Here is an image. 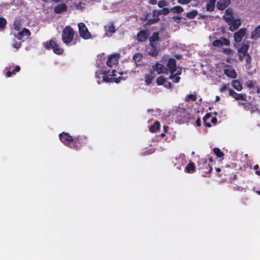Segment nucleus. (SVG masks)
I'll return each mask as SVG.
<instances>
[{"mask_svg":"<svg viewBox=\"0 0 260 260\" xmlns=\"http://www.w3.org/2000/svg\"><path fill=\"white\" fill-rule=\"evenodd\" d=\"M161 63L157 62L153 66L154 71L158 74L167 73L168 70L171 73L169 78L174 83L179 82L180 78L179 75L182 73V68L176 67V60L174 58H170L168 55H164L161 60Z\"/></svg>","mask_w":260,"mask_h":260,"instance_id":"obj_1","label":"nucleus"},{"mask_svg":"<svg viewBox=\"0 0 260 260\" xmlns=\"http://www.w3.org/2000/svg\"><path fill=\"white\" fill-rule=\"evenodd\" d=\"M117 74L120 75H122V72H118L115 70H110L108 72H96L95 73V78L98 79L97 82L99 84H101L102 82H114L116 83H119L121 80H124L126 77H117Z\"/></svg>","mask_w":260,"mask_h":260,"instance_id":"obj_2","label":"nucleus"},{"mask_svg":"<svg viewBox=\"0 0 260 260\" xmlns=\"http://www.w3.org/2000/svg\"><path fill=\"white\" fill-rule=\"evenodd\" d=\"M74 31L69 26H66L62 33V40L64 44L68 46L74 45L76 41L74 39Z\"/></svg>","mask_w":260,"mask_h":260,"instance_id":"obj_3","label":"nucleus"},{"mask_svg":"<svg viewBox=\"0 0 260 260\" xmlns=\"http://www.w3.org/2000/svg\"><path fill=\"white\" fill-rule=\"evenodd\" d=\"M60 141L65 145H68L70 147H77V140L73 139L68 133H63L59 135Z\"/></svg>","mask_w":260,"mask_h":260,"instance_id":"obj_4","label":"nucleus"},{"mask_svg":"<svg viewBox=\"0 0 260 260\" xmlns=\"http://www.w3.org/2000/svg\"><path fill=\"white\" fill-rule=\"evenodd\" d=\"M47 49L52 48L55 53L57 54H61L63 52V49L56 43V41L54 40H51L49 42H46L44 44Z\"/></svg>","mask_w":260,"mask_h":260,"instance_id":"obj_5","label":"nucleus"},{"mask_svg":"<svg viewBox=\"0 0 260 260\" xmlns=\"http://www.w3.org/2000/svg\"><path fill=\"white\" fill-rule=\"evenodd\" d=\"M78 26L79 34L83 39L87 40L91 38L90 33L84 23L80 22L78 23Z\"/></svg>","mask_w":260,"mask_h":260,"instance_id":"obj_6","label":"nucleus"},{"mask_svg":"<svg viewBox=\"0 0 260 260\" xmlns=\"http://www.w3.org/2000/svg\"><path fill=\"white\" fill-rule=\"evenodd\" d=\"M120 55L118 53L111 55L106 61L107 65L110 68L115 67L118 63Z\"/></svg>","mask_w":260,"mask_h":260,"instance_id":"obj_7","label":"nucleus"},{"mask_svg":"<svg viewBox=\"0 0 260 260\" xmlns=\"http://www.w3.org/2000/svg\"><path fill=\"white\" fill-rule=\"evenodd\" d=\"M105 35L106 37H110L112 36V35L115 32L116 30L115 28L113 25V23L112 22H109L107 24L105 27Z\"/></svg>","mask_w":260,"mask_h":260,"instance_id":"obj_8","label":"nucleus"},{"mask_svg":"<svg viewBox=\"0 0 260 260\" xmlns=\"http://www.w3.org/2000/svg\"><path fill=\"white\" fill-rule=\"evenodd\" d=\"M230 42L227 39L222 38L221 39L216 40L212 43V45L215 47H221L223 45L225 46H229Z\"/></svg>","mask_w":260,"mask_h":260,"instance_id":"obj_9","label":"nucleus"},{"mask_svg":"<svg viewBox=\"0 0 260 260\" xmlns=\"http://www.w3.org/2000/svg\"><path fill=\"white\" fill-rule=\"evenodd\" d=\"M246 30L245 28H241L234 35L235 42L239 43L241 42L246 34Z\"/></svg>","mask_w":260,"mask_h":260,"instance_id":"obj_10","label":"nucleus"},{"mask_svg":"<svg viewBox=\"0 0 260 260\" xmlns=\"http://www.w3.org/2000/svg\"><path fill=\"white\" fill-rule=\"evenodd\" d=\"M156 83L158 85H163L167 88H170L172 86V83L168 81L167 79L161 76L157 78Z\"/></svg>","mask_w":260,"mask_h":260,"instance_id":"obj_11","label":"nucleus"},{"mask_svg":"<svg viewBox=\"0 0 260 260\" xmlns=\"http://www.w3.org/2000/svg\"><path fill=\"white\" fill-rule=\"evenodd\" d=\"M30 35V32L27 29L23 28L21 30H19L17 34H15V37L18 40H21L23 38L28 37Z\"/></svg>","mask_w":260,"mask_h":260,"instance_id":"obj_12","label":"nucleus"},{"mask_svg":"<svg viewBox=\"0 0 260 260\" xmlns=\"http://www.w3.org/2000/svg\"><path fill=\"white\" fill-rule=\"evenodd\" d=\"M223 72L227 77L231 78H236L237 77V73L231 67H225L223 69Z\"/></svg>","mask_w":260,"mask_h":260,"instance_id":"obj_13","label":"nucleus"},{"mask_svg":"<svg viewBox=\"0 0 260 260\" xmlns=\"http://www.w3.org/2000/svg\"><path fill=\"white\" fill-rule=\"evenodd\" d=\"M248 47L247 45H244L239 49L238 55L240 59H244L245 55L248 54L247 52Z\"/></svg>","mask_w":260,"mask_h":260,"instance_id":"obj_14","label":"nucleus"},{"mask_svg":"<svg viewBox=\"0 0 260 260\" xmlns=\"http://www.w3.org/2000/svg\"><path fill=\"white\" fill-rule=\"evenodd\" d=\"M149 40L151 46H157L159 40L158 33H154L153 35L150 38Z\"/></svg>","mask_w":260,"mask_h":260,"instance_id":"obj_15","label":"nucleus"},{"mask_svg":"<svg viewBox=\"0 0 260 260\" xmlns=\"http://www.w3.org/2000/svg\"><path fill=\"white\" fill-rule=\"evenodd\" d=\"M229 94L232 96L234 99L237 100H244L246 96L245 94L243 93H237L234 90L232 89H229Z\"/></svg>","mask_w":260,"mask_h":260,"instance_id":"obj_16","label":"nucleus"},{"mask_svg":"<svg viewBox=\"0 0 260 260\" xmlns=\"http://www.w3.org/2000/svg\"><path fill=\"white\" fill-rule=\"evenodd\" d=\"M231 0H219L217 3V8L219 10H224L231 3Z\"/></svg>","mask_w":260,"mask_h":260,"instance_id":"obj_17","label":"nucleus"},{"mask_svg":"<svg viewBox=\"0 0 260 260\" xmlns=\"http://www.w3.org/2000/svg\"><path fill=\"white\" fill-rule=\"evenodd\" d=\"M230 26V29L231 31H234L237 29L241 25V20L240 19H233L231 23L229 24Z\"/></svg>","mask_w":260,"mask_h":260,"instance_id":"obj_18","label":"nucleus"},{"mask_svg":"<svg viewBox=\"0 0 260 260\" xmlns=\"http://www.w3.org/2000/svg\"><path fill=\"white\" fill-rule=\"evenodd\" d=\"M223 18L228 24L231 23V22L234 19L232 15V10L227 9L225 11V14L223 15Z\"/></svg>","mask_w":260,"mask_h":260,"instance_id":"obj_19","label":"nucleus"},{"mask_svg":"<svg viewBox=\"0 0 260 260\" xmlns=\"http://www.w3.org/2000/svg\"><path fill=\"white\" fill-rule=\"evenodd\" d=\"M148 34L146 30H141L137 35V40L140 42H144L147 39Z\"/></svg>","mask_w":260,"mask_h":260,"instance_id":"obj_20","label":"nucleus"},{"mask_svg":"<svg viewBox=\"0 0 260 260\" xmlns=\"http://www.w3.org/2000/svg\"><path fill=\"white\" fill-rule=\"evenodd\" d=\"M154 78V73L152 72H150L148 74H146L144 76V80L145 84L147 85H150L152 81Z\"/></svg>","mask_w":260,"mask_h":260,"instance_id":"obj_21","label":"nucleus"},{"mask_svg":"<svg viewBox=\"0 0 260 260\" xmlns=\"http://www.w3.org/2000/svg\"><path fill=\"white\" fill-rule=\"evenodd\" d=\"M210 118H211V122L214 124H216L217 123V119L215 117H211V116L210 114H207L203 118L204 122H205L206 125L208 127L211 126V124L210 123L206 122L207 120Z\"/></svg>","mask_w":260,"mask_h":260,"instance_id":"obj_22","label":"nucleus"},{"mask_svg":"<svg viewBox=\"0 0 260 260\" xmlns=\"http://www.w3.org/2000/svg\"><path fill=\"white\" fill-rule=\"evenodd\" d=\"M67 8V7L66 4L63 3L60 4L54 8V12L56 14H59L65 11Z\"/></svg>","mask_w":260,"mask_h":260,"instance_id":"obj_23","label":"nucleus"},{"mask_svg":"<svg viewBox=\"0 0 260 260\" xmlns=\"http://www.w3.org/2000/svg\"><path fill=\"white\" fill-rule=\"evenodd\" d=\"M216 0H209L206 5V10L208 12H212L215 8Z\"/></svg>","mask_w":260,"mask_h":260,"instance_id":"obj_24","label":"nucleus"},{"mask_svg":"<svg viewBox=\"0 0 260 260\" xmlns=\"http://www.w3.org/2000/svg\"><path fill=\"white\" fill-rule=\"evenodd\" d=\"M260 37V25L257 26L254 30L251 32V38L257 39Z\"/></svg>","mask_w":260,"mask_h":260,"instance_id":"obj_25","label":"nucleus"},{"mask_svg":"<svg viewBox=\"0 0 260 260\" xmlns=\"http://www.w3.org/2000/svg\"><path fill=\"white\" fill-rule=\"evenodd\" d=\"M232 85L235 89H236L238 91H241L242 89L241 84L238 80H233L232 82Z\"/></svg>","mask_w":260,"mask_h":260,"instance_id":"obj_26","label":"nucleus"},{"mask_svg":"<svg viewBox=\"0 0 260 260\" xmlns=\"http://www.w3.org/2000/svg\"><path fill=\"white\" fill-rule=\"evenodd\" d=\"M156 46H151L150 48H148L147 52L148 53L152 56H156L157 54V51L156 49Z\"/></svg>","mask_w":260,"mask_h":260,"instance_id":"obj_27","label":"nucleus"},{"mask_svg":"<svg viewBox=\"0 0 260 260\" xmlns=\"http://www.w3.org/2000/svg\"><path fill=\"white\" fill-rule=\"evenodd\" d=\"M170 12V10L168 8H165L161 10L155 12L154 14L155 15L157 14V15H167L168 13H169Z\"/></svg>","mask_w":260,"mask_h":260,"instance_id":"obj_28","label":"nucleus"},{"mask_svg":"<svg viewBox=\"0 0 260 260\" xmlns=\"http://www.w3.org/2000/svg\"><path fill=\"white\" fill-rule=\"evenodd\" d=\"M159 122L158 121H156L155 122H154L153 125L150 127L149 129L150 132L154 133L157 131L159 128Z\"/></svg>","mask_w":260,"mask_h":260,"instance_id":"obj_29","label":"nucleus"},{"mask_svg":"<svg viewBox=\"0 0 260 260\" xmlns=\"http://www.w3.org/2000/svg\"><path fill=\"white\" fill-rule=\"evenodd\" d=\"M195 169L194 164L193 162H190L186 166L185 170L188 173L193 172Z\"/></svg>","mask_w":260,"mask_h":260,"instance_id":"obj_30","label":"nucleus"},{"mask_svg":"<svg viewBox=\"0 0 260 260\" xmlns=\"http://www.w3.org/2000/svg\"><path fill=\"white\" fill-rule=\"evenodd\" d=\"M198 14V12L197 10H192L189 12H188L186 14V16L190 19L194 18Z\"/></svg>","mask_w":260,"mask_h":260,"instance_id":"obj_31","label":"nucleus"},{"mask_svg":"<svg viewBox=\"0 0 260 260\" xmlns=\"http://www.w3.org/2000/svg\"><path fill=\"white\" fill-rule=\"evenodd\" d=\"M174 13H180L183 11V9L181 6H175L171 9Z\"/></svg>","mask_w":260,"mask_h":260,"instance_id":"obj_32","label":"nucleus"},{"mask_svg":"<svg viewBox=\"0 0 260 260\" xmlns=\"http://www.w3.org/2000/svg\"><path fill=\"white\" fill-rule=\"evenodd\" d=\"M142 55L140 53H136L134 56H133V60H134V61L135 62H139L141 60V59H142Z\"/></svg>","mask_w":260,"mask_h":260,"instance_id":"obj_33","label":"nucleus"},{"mask_svg":"<svg viewBox=\"0 0 260 260\" xmlns=\"http://www.w3.org/2000/svg\"><path fill=\"white\" fill-rule=\"evenodd\" d=\"M76 8L78 10H83L85 8V4L83 2H80L76 5Z\"/></svg>","mask_w":260,"mask_h":260,"instance_id":"obj_34","label":"nucleus"},{"mask_svg":"<svg viewBox=\"0 0 260 260\" xmlns=\"http://www.w3.org/2000/svg\"><path fill=\"white\" fill-rule=\"evenodd\" d=\"M213 151L218 157H221L223 156L222 152L219 148H214Z\"/></svg>","mask_w":260,"mask_h":260,"instance_id":"obj_35","label":"nucleus"},{"mask_svg":"<svg viewBox=\"0 0 260 260\" xmlns=\"http://www.w3.org/2000/svg\"><path fill=\"white\" fill-rule=\"evenodd\" d=\"M222 52L224 54L229 55H232L233 54V51L229 48H223Z\"/></svg>","mask_w":260,"mask_h":260,"instance_id":"obj_36","label":"nucleus"},{"mask_svg":"<svg viewBox=\"0 0 260 260\" xmlns=\"http://www.w3.org/2000/svg\"><path fill=\"white\" fill-rule=\"evenodd\" d=\"M196 96L193 94H189L186 98V101L188 102L190 101H194L196 100Z\"/></svg>","mask_w":260,"mask_h":260,"instance_id":"obj_37","label":"nucleus"},{"mask_svg":"<svg viewBox=\"0 0 260 260\" xmlns=\"http://www.w3.org/2000/svg\"><path fill=\"white\" fill-rule=\"evenodd\" d=\"M241 60H243L246 62L247 63H249L251 61V58L249 54H247L245 55L244 59H240Z\"/></svg>","mask_w":260,"mask_h":260,"instance_id":"obj_38","label":"nucleus"},{"mask_svg":"<svg viewBox=\"0 0 260 260\" xmlns=\"http://www.w3.org/2000/svg\"><path fill=\"white\" fill-rule=\"evenodd\" d=\"M167 2L165 1H160L158 3V6L159 8H163L164 7L167 6Z\"/></svg>","mask_w":260,"mask_h":260,"instance_id":"obj_39","label":"nucleus"},{"mask_svg":"<svg viewBox=\"0 0 260 260\" xmlns=\"http://www.w3.org/2000/svg\"><path fill=\"white\" fill-rule=\"evenodd\" d=\"M20 23L18 21H15L14 23V28L15 30L18 31L20 30L19 28Z\"/></svg>","mask_w":260,"mask_h":260,"instance_id":"obj_40","label":"nucleus"},{"mask_svg":"<svg viewBox=\"0 0 260 260\" xmlns=\"http://www.w3.org/2000/svg\"><path fill=\"white\" fill-rule=\"evenodd\" d=\"M158 20H159V18L156 16L152 19H149L148 20V22L149 24H152V23H154L157 22L158 21Z\"/></svg>","mask_w":260,"mask_h":260,"instance_id":"obj_41","label":"nucleus"},{"mask_svg":"<svg viewBox=\"0 0 260 260\" xmlns=\"http://www.w3.org/2000/svg\"><path fill=\"white\" fill-rule=\"evenodd\" d=\"M6 24V20L3 18H0V28H3Z\"/></svg>","mask_w":260,"mask_h":260,"instance_id":"obj_42","label":"nucleus"},{"mask_svg":"<svg viewBox=\"0 0 260 260\" xmlns=\"http://www.w3.org/2000/svg\"><path fill=\"white\" fill-rule=\"evenodd\" d=\"M229 84H223L222 85L221 87L219 89V91L221 92L224 91L225 90L228 89Z\"/></svg>","mask_w":260,"mask_h":260,"instance_id":"obj_43","label":"nucleus"},{"mask_svg":"<svg viewBox=\"0 0 260 260\" xmlns=\"http://www.w3.org/2000/svg\"><path fill=\"white\" fill-rule=\"evenodd\" d=\"M191 0H178V3L181 5L189 4Z\"/></svg>","mask_w":260,"mask_h":260,"instance_id":"obj_44","label":"nucleus"},{"mask_svg":"<svg viewBox=\"0 0 260 260\" xmlns=\"http://www.w3.org/2000/svg\"><path fill=\"white\" fill-rule=\"evenodd\" d=\"M21 42H18L13 44V47L16 49L19 48L21 46Z\"/></svg>","mask_w":260,"mask_h":260,"instance_id":"obj_45","label":"nucleus"},{"mask_svg":"<svg viewBox=\"0 0 260 260\" xmlns=\"http://www.w3.org/2000/svg\"><path fill=\"white\" fill-rule=\"evenodd\" d=\"M19 70H20V67H19V66H17L15 67V68L14 70L13 71V74H15L16 72H19Z\"/></svg>","mask_w":260,"mask_h":260,"instance_id":"obj_46","label":"nucleus"},{"mask_svg":"<svg viewBox=\"0 0 260 260\" xmlns=\"http://www.w3.org/2000/svg\"><path fill=\"white\" fill-rule=\"evenodd\" d=\"M196 124L198 126H201V120L199 118H198L196 120Z\"/></svg>","mask_w":260,"mask_h":260,"instance_id":"obj_47","label":"nucleus"},{"mask_svg":"<svg viewBox=\"0 0 260 260\" xmlns=\"http://www.w3.org/2000/svg\"><path fill=\"white\" fill-rule=\"evenodd\" d=\"M157 3V0H151L150 3L152 5H155Z\"/></svg>","mask_w":260,"mask_h":260,"instance_id":"obj_48","label":"nucleus"},{"mask_svg":"<svg viewBox=\"0 0 260 260\" xmlns=\"http://www.w3.org/2000/svg\"><path fill=\"white\" fill-rule=\"evenodd\" d=\"M12 73H13L11 71H8L7 73V76L8 77H10L12 75Z\"/></svg>","mask_w":260,"mask_h":260,"instance_id":"obj_49","label":"nucleus"},{"mask_svg":"<svg viewBox=\"0 0 260 260\" xmlns=\"http://www.w3.org/2000/svg\"><path fill=\"white\" fill-rule=\"evenodd\" d=\"M220 97L218 95L216 96L215 102H217L219 100Z\"/></svg>","mask_w":260,"mask_h":260,"instance_id":"obj_50","label":"nucleus"},{"mask_svg":"<svg viewBox=\"0 0 260 260\" xmlns=\"http://www.w3.org/2000/svg\"><path fill=\"white\" fill-rule=\"evenodd\" d=\"M258 168V166L257 165H256L254 166V169L256 170Z\"/></svg>","mask_w":260,"mask_h":260,"instance_id":"obj_51","label":"nucleus"},{"mask_svg":"<svg viewBox=\"0 0 260 260\" xmlns=\"http://www.w3.org/2000/svg\"><path fill=\"white\" fill-rule=\"evenodd\" d=\"M62 1V0H52V1H53V2H55V3H58V2H61V1Z\"/></svg>","mask_w":260,"mask_h":260,"instance_id":"obj_52","label":"nucleus"},{"mask_svg":"<svg viewBox=\"0 0 260 260\" xmlns=\"http://www.w3.org/2000/svg\"><path fill=\"white\" fill-rule=\"evenodd\" d=\"M255 173L258 175H260V170H256L255 172Z\"/></svg>","mask_w":260,"mask_h":260,"instance_id":"obj_53","label":"nucleus"},{"mask_svg":"<svg viewBox=\"0 0 260 260\" xmlns=\"http://www.w3.org/2000/svg\"><path fill=\"white\" fill-rule=\"evenodd\" d=\"M216 170L217 172H219L221 171L220 169L219 168H216Z\"/></svg>","mask_w":260,"mask_h":260,"instance_id":"obj_54","label":"nucleus"},{"mask_svg":"<svg viewBox=\"0 0 260 260\" xmlns=\"http://www.w3.org/2000/svg\"><path fill=\"white\" fill-rule=\"evenodd\" d=\"M174 19L176 21V20H180V18H176V17H174Z\"/></svg>","mask_w":260,"mask_h":260,"instance_id":"obj_55","label":"nucleus"},{"mask_svg":"<svg viewBox=\"0 0 260 260\" xmlns=\"http://www.w3.org/2000/svg\"><path fill=\"white\" fill-rule=\"evenodd\" d=\"M257 193L260 195V190L257 191Z\"/></svg>","mask_w":260,"mask_h":260,"instance_id":"obj_56","label":"nucleus"},{"mask_svg":"<svg viewBox=\"0 0 260 260\" xmlns=\"http://www.w3.org/2000/svg\"><path fill=\"white\" fill-rule=\"evenodd\" d=\"M257 92H260V89H257Z\"/></svg>","mask_w":260,"mask_h":260,"instance_id":"obj_57","label":"nucleus"},{"mask_svg":"<svg viewBox=\"0 0 260 260\" xmlns=\"http://www.w3.org/2000/svg\"><path fill=\"white\" fill-rule=\"evenodd\" d=\"M164 135H165V134H164V133L161 134V136H162V137H163Z\"/></svg>","mask_w":260,"mask_h":260,"instance_id":"obj_58","label":"nucleus"}]
</instances>
